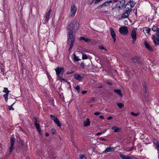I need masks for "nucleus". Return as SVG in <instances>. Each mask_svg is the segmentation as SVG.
<instances>
[{
  "label": "nucleus",
  "mask_w": 159,
  "mask_h": 159,
  "mask_svg": "<svg viewBox=\"0 0 159 159\" xmlns=\"http://www.w3.org/2000/svg\"><path fill=\"white\" fill-rule=\"evenodd\" d=\"M67 43L69 44L70 42V45L69 49V51L70 52L72 49L74 45L75 37L73 36V30H67Z\"/></svg>",
  "instance_id": "obj_1"
},
{
  "label": "nucleus",
  "mask_w": 159,
  "mask_h": 159,
  "mask_svg": "<svg viewBox=\"0 0 159 159\" xmlns=\"http://www.w3.org/2000/svg\"><path fill=\"white\" fill-rule=\"evenodd\" d=\"M135 3L134 1L129 0L125 4L124 10H127L130 12L132 11L131 9L134 6Z\"/></svg>",
  "instance_id": "obj_2"
},
{
  "label": "nucleus",
  "mask_w": 159,
  "mask_h": 159,
  "mask_svg": "<svg viewBox=\"0 0 159 159\" xmlns=\"http://www.w3.org/2000/svg\"><path fill=\"white\" fill-rule=\"evenodd\" d=\"M55 70L56 71V75L60 78H62V75L64 72V69L63 67H57Z\"/></svg>",
  "instance_id": "obj_3"
},
{
  "label": "nucleus",
  "mask_w": 159,
  "mask_h": 159,
  "mask_svg": "<svg viewBox=\"0 0 159 159\" xmlns=\"http://www.w3.org/2000/svg\"><path fill=\"white\" fill-rule=\"evenodd\" d=\"M152 38L155 45H159V32H157L155 34L152 35Z\"/></svg>",
  "instance_id": "obj_4"
},
{
  "label": "nucleus",
  "mask_w": 159,
  "mask_h": 159,
  "mask_svg": "<svg viewBox=\"0 0 159 159\" xmlns=\"http://www.w3.org/2000/svg\"><path fill=\"white\" fill-rule=\"evenodd\" d=\"M119 31L122 34L126 35L128 34V30L127 27L126 26H123L120 27Z\"/></svg>",
  "instance_id": "obj_5"
},
{
  "label": "nucleus",
  "mask_w": 159,
  "mask_h": 159,
  "mask_svg": "<svg viewBox=\"0 0 159 159\" xmlns=\"http://www.w3.org/2000/svg\"><path fill=\"white\" fill-rule=\"evenodd\" d=\"M77 7L74 3L71 4V9L70 11V15L71 16H74L76 12Z\"/></svg>",
  "instance_id": "obj_6"
},
{
  "label": "nucleus",
  "mask_w": 159,
  "mask_h": 159,
  "mask_svg": "<svg viewBox=\"0 0 159 159\" xmlns=\"http://www.w3.org/2000/svg\"><path fill=\"white\" fill-rule=\"evenodd\" d=\"M112 2V0L109 1H108L100 5L97 8L98 9L101 8L102 7H108L110 5L111 3Z\"/></svg>",
  "instance_id": "obj_7"
},
{
  "label": "nucleus",
  "mask_w": 159,
  "mask_h": 159,
  "mask_svg": "<svg viewBox=\"0 0 159 159\" xmlns=\"http://www.w3.org/2000/svg\"><path fill=\"white\" fill-rule=\"evenodd\" d=\"M132 60L134 63H137V64L139 65L142 64V61L140 60V58L139 57L135 56L132 58Z\"/></svg>",
  "instance_id": "obj_8"
},
{
  "label": "nucleus",
  "mask_w": 159,
  "mask_h": 159,
  "mask_svg": "<svg viewBox=\"0 0 159 159\" xmlns=\"http://www.w3.org/2000/svg\"><path fill=\"white\" fill-rule=\"evenodd\" d=\"M15 142V139L13 137H11L10 139L11 146L9 148V152L11 153L13 149V145Z\"/></svg>",
  "instance_id": "obj_9"
},
{
  "label": "nucleus",
  "mask_w": 159,
  "mask_h": 159,
  "mask_svg": "<svg viewBox=\"0 0 159 159\" xmlns=\"http://www.w3.org/2000/svg\"><path fill=\"white\" fill-rule=\"evenodd\" d=\"M109 29L111 32V35L112 38L113 39L114 42L115 43L116 41V34L112 27H111Z\"/></svg>",
  "instance_id": "obj_10"
},
{
  "label": "nucleus",
  "mask_w": 159,
  "mask_h": 159,
  "mask_svg": "<svg viewBox=\"0 0 159 159\" xmlns=\"http://www.w3.org/2000/svg\"><path fill=\"white\" fill-rule=\"evenodd\" d=\"M124 12L122 14L121 17L123 18H127L128 17L131 12L128 11L127 10H124Z\"/></svg>",
  "instance_id": "obj_11"
},
{
  "label": "nucleus",
  "mask_w": 159,
  "mask_h": 159,
  "mask_svg": "<svg viewBox=\"0 0 159 159\" xmlns=\"http://www.w3.org/2000/svg\"><path fill=\"white\" fill-rule=\"evenodd\" d=\"M115 150V148H111V147H107L106 148L105 150L103 151L102 153H105L106 152H113Z\"/></svg>",
  "instance_id": "obj_12"
},
{
  "label": "nucleus",
  "mask_w": 159,
  "mask_h": 159,
  "mask_svg": "<svg viewBox=\"0 0 159 159\" xmlns=\"http://www.w3.org/2000/svg\"><path fill=\"white\" fill-rule=\"evenodd\" d=\"M144 44L145 48H147L149 51L151 52L153 51V49L147 42H145L144 43Z\"/></svg>",
  "instance_id": "obj_13"
},
{
  "label": "nucleus",
  "mask_w": 159,
  "mask_h": 159,
  "mask_svg": "<svg viewBox=\"0 0 159 159\" xmlns=\"http://www.w3.org/2000/svg\"><path fill=\"white\" fill-rule=\"evenodd\" d=\"M52 10L51 9L47 12L45 14V20L46 21H47L49 19V17L50 16L51 13L52 12Z\"/></svg>",
  "instance_id": "obj_14"
},
{
  "label": "nucleus",
  "mask_w": 159,
  "mask_h": 159,
  "mask_svg": "<svg viewBox=\"0 0 159 159\" xmlns=\"http://www.w3.org/2000/svg\"><path fill=\"white\" fill-rule=\"evenodd\" d=\"M143 91L144 93L146 94L147 93V89L148 86V84L145 82H143Z\"/></svg>",
  "instance_id": "obj_15"
},
{
  "label": "nucleus",
  "mask_w": 159,
  "mask_h": 159,
  "mask_svg": "<svg viewBox=\"0 0 159 159\" xmlns=\"http://www.w3.org/2000/svg\"><path fill=\"white\" fill-rule=\"evenodd\" d=\"M131 36L132 39H137L136 38V30L133 29V30L131 32Z\"/></svg>",
  "instance_id": "obj_16"
},
{
  "label": "nucleus",
  "mask_w": 159,
  "mask_h": 159,
  "mask_svg": "<svg viewBox=\"0 0 159 159\" xmlns=\"http://www.w3.org/2000/svg\"><path fill=\"white\" fill-rule=\"evenodd\" d=\"M120 156L122 159H133L130 156H127L122 154H120Z\"/></svg>",
  "instance_id": "obj_17"
},
{
  "label": "nucleus",
  "mask_w": 159,
  "mask_h": 159,
  "mask_svg": "<svg viewBox=\"0 0 159 159\" xmlns=\"http://www.w3.org/2000/svg\"><path fill=\"white\" fill-rule=\"evenodd\" d=\"M90 122L89 118H87L86 119V120L84 121V127H87L89 125Z\"/></svg>",
  "instance_id": "obj_18"
},
{
  "label": "nucleus",
  "mask_w": 159,
  "mask_h": 159,
  "mask_svg": "<svg viewBox=\"0 0 159 159\" xmlns=\"http://www.w3.org/2000/svg\"><path fill=\"white\" fill-rule=\"evenodd\" d=\"M120 129L121 128H120L116 126H114L112 128V130H113V131L115 132H119L120 131Z\"/></svg>",
  "instance_id": "obj_19"
},
{
  "label": "nucleus",
  "mask_w": 159,
  "mask_h": 159,
  "mask_svg": "<svg viewBox=\"0 0 159 159\" xmlns=\"http://www.w3.org/2000/svg\"><path fill=\"white\" fill-rule=\"evenodd\" d=\"M73 25L71 22H70L68 23L67 26V30H73Z\"/></svg>",
  "instance_id": "obj_20"
},
{
  "label": "nucleus",
  "mask_w": 159,
  "mask_h": 159,
  "mask_svg": "<svg viewBox=\"0 0 159 159\" xmlns=\"http://www.w3.org/2000/svg\"><path fill=\"white\" fill-rule=\"evenodd\" d=\"M37 120L36 119H35V125L36 127V128L38 130H40V129H41L40 127L39 124H38L37 123Z\"/></svg>",
  "instance_id": "obj_21"
},
{
  "label": "nucleus",
  "mask_w": 159,
  "mask_h": 159,
  "mask_svg": "<svg viewBox=\"0 0 159 159\" xmlns=\"http://www.w3.org/2000/svg\"><path fill=\"white\" fill-rule=\"evenodd\" d=\"M74 78L78 80H80L82 78V77L80 75L76 74L74 76Z\"/></svg>",
  "instance_id": "obj_22"
},
{
  "label": "nucleus",
  "mask_w": 159,
  "mask_h": 159,
  "mask_svg": "<svg viewBox=\"0 0 159 159\" xmlns=\"http://www.w3.org/2000/svg\"><path fill=\"white\" fill-rule=\"evenodd\" d=\"M150 30V29L148 27H145L143 28L144 32L146 33H148Z\"/></svg>",
  "instance_id": "obj_23"
},
{
  "label": "nucleus",
  "mask_w": 159,
  "mask_h": 159,
  "mask_svg": "<svg viewBox=\"0 0 159 159\" xmlns=\"http://www.w3.org/2000/svg\"><path fill=\"white\" fill-rule=\"evenodd\" d=\"M125 1L124 0H122L120 1H119L116 4V6H117L119 4L121 5V7H123L125 5Z\"/></svg>",
  "instance_id": "obj_24"
},
{
  "label": "nucleus",
  "mask_w": 159,
  "mask_h": 159,
  "mask_svg": "<svg viewBox=\"0 0 159 159\" xmlns=\"http://www.w3.org/2000/svg\"><path fill=\"white\" fill-rule=\"evenodd\" d=\"M152 30L154 31H157V33L159 32V28L156 26L153 25L152 27Z\"/></svg>",
  "instance_id": "obj_25"
},
{
  "label": "nucleus",
  "mask_w": 159,
  "mask_h": 159,
  "mask_svg": "<svg viewBox=\"0 0 159 159\" xmlns=\"http://www.w3.org/2000/svg\"><path fill=\"white\" fill-rule=\"evenodd\" d=\"M153 142L154 144L156 146V148L157 147V145H159V143L158 142L157 140L155 139H153Z\"/></svg>",
  "instance_id": "obj_26"
},
{
  "label": "nucleus",
  "mask_w": 159,
  "mask_h": 159,
  "mask_svg": "<svg viewBox=\"0 0 159 159\" xmlns=\"http://www.w3.org/2000/svg\"><path fill=\"white\" fill-rule=\"evenodd\" d=\"M55 123L57 125V126L60 127L61 126V124L59 120L57 119L56 120L54 121Z\"/></svg>",
  "instance_id": "obj_27"
},
{
  "label": "nucleus",
  "mask_w": 159,
  "mask_h": 159,
  "mask_svg": "<svg viewBox=\"0 0 159 159\" xmlns=\"http://www.w3.org/2000/svg\"><path fill=\"white\" fill-rule=\"evenodd\" d=\"M114 92L119 94L120 96H122V94L121 93V90L120 89H115Z\"/></svg>",
  "instance_id": "obj_28"
},
{
  "label": "nucleus",
  "mask_w": 159,
  "mask_h": 159,
  "mask_svg": "<svg viewBox=\"0 0 159 159\" xmlns=\"http://www.w3.org/2000/svg\"><path fill=\"white\" fill-rule=\"evenodd\" d=\"M79 27V24L78 22H76L74 26V29L78 30Z\"/></svg>",
  "instance_id": "obj_29"
},
{
  "label": "nucleus",
  "mask_w": 159,
  "mask_h": 159,
  "mask_svg": "<svg viewBox=\"0 0 159 159\" xmlns=\"http://www.w3.org/2000/svg\"><path fill=\"white\" fill-rule=\"evenodd\" d=\"M117 105L120 108H122L124 107V105L122 103H117Z\"/></svg>",
  "instance_id": "obj_30"
},
{
  "label": "nucleus",
  "mask_w": 159,
  "mask_h": 159,
  "mask_svg": "<svg viewBox=\"0 0 159 159\" xmlns=\"http://www.w3.org/2000/svg\"><path fill=\"white\" fill-rule=\"evenodd\" d=\"M3 92L6 93V94H9L10 91L8 90L7 88H4V90L3 91Z\"/></svg>",
  "instance_id": "obj_31"
},
{
  "label": "nucleus",
  "mask_w": 159,
  "mask_h": 159,
  "mask_svg": "<svg viewBox=\"0 0 159 159\" xmlns=\"http://www.w3.org/2000/svg\"><path fill=\"white\" fill-rule=\"evenodd\" d=\"M8 94H5L3 95V97L5 99V100L6 102H7L8 98Z\"/></svg>",
  "instance_id": "obj_32"
},
{
  "label": "nucleus",
  "mask_w": 159,
  "mask_h": 159,
  "mask_svg": "<svg viewBox=\"0 0 159 159\" xmlns=\"http://www.w3.org/2000/svg\"><path fill=\"white\" fill-rule=\"evenodd\" d=\"M50 117L54 121L56 120L57 118V117L55 116L54 115H50Z\"/></svg>",
  "instance_id": "obj_33"
},
{
  "label": "nucleus",
  "mask_w": 159,
  "mask_h": 159,
  "mask_svg": "<svg viewBox=\"0 0 159 159\" xmlns=\"http://www.w3.org/2000/svg\"><path fill=\"white\" fill-rule=\"evenodd\" d=\"M74 60L76 61H78L80 59H79L75 54H74Z\"/></svg>",
  "instance_id": "obj_34"
},
{
  "label": "nucleus",
  "mask_w": 159,
  "mask_h": 159,
  "mask_svg": "<svg viewBox=\"0 0 159 159\" xmlns=\"http://www.w3.org/2000/svg\"><path fill=\"white\" fill-rule=\"evenodd\" d=\"M75 89L76 90L78 93H79L80 91V86L78 85L75 88Z\"/></svg>",
  "instance_id": "obj_35"
},
{
  "label": "nucleus",
  "mask_w": 159,
  "mask_h": 159,
  "mask_svg": "<svg viewBox=\"0 0 159 159\" xmlns=\"http://www.w3.org/2000/svg\"><path fill=\"white\" fill-rule=\"evenodd\" d=\"M130 114L133 116H138L139 115V113H135L133 112H130Z\"/></svg>",
  "instance_id": "obj_36"
},
{
  "label": "nucleus",
  "mask_w": 159,
  "mask_h": 159,
  "mask_svg": "<svg viewBox=\"0 0 159 159\" xmlns=\"http://www.w3.org/2000/svg\"><path fill=\"white\" fill-rule=\"evenodd\" d=\"M79 158L80 159H83L84 158H85L86 159V157L84 154H80V155Z\"/></svg>",
  "instance_id": "obj_37"
},
{
  "label": "nucleus",
  "mask_w": 159,
  "mask_h": 159,
  "mask_svg": "<svg viewBox=\"0 0 159 159\" xmlns=\"http://www.w3.org/2000/svg\"><path fill=\"white\" fill-rule=\"evenodd\" d=\"M88 58V56L86 54H82V59H86Z\"/></svg>",
  "instance_id": "obj_38"
},
{
  "label": "nucleus",
  "mask_w": 159,
  "mask_h": 159,
  "mask_svg": "<svg viewBox=\"0 0 159 159\" xmlns=\"http://www.w3.org/2000/svg\"><path fill=\"white\" fill-rule=\"evenodd\" d=\"M133 148H134V147H133L129 148H126V150L127 151L129 152V151H132L133 149Z\"/></svg>",
  "instance_id": "obj_39"
},
{
  "label": "nucleus",
  "mask_w": 159,
  "mask_h": 159,
  "mask_svg": "<svg viewBox=\"0 0 159 159\" xmlns=\"http://www.w3.org/2000/svg\"><path fill=\"white\" fill-rule=\"evenodd\" d=\"M51 132L52 135L55 134L56 132V130L54 129H52L51 130Z\"/></svg>",
  "instance_id": "obj_40"
},
{
  "label": "nucleus",
  "mask_w": 159,
  "mask_h": 159,
  "mask_svg": "<svg viewBox=\"0 0 159 159\" xmlns=\"http://www.w3.org/2000/svg\"><path fill=\"white\" fill-rule=\"evenodd\" d=\"M94 98H91L89 100V102L90 103H92L94 100Z\"/></svg>",
  "instance_id": "obj_41"
},
{
  "label": "nucleus",
  "mask_w": 159,
  "mask_h": 159,
  "mask_svg": "<svg viewBox=\"0 0 159 159\" xmlns=\"http://www.w3.org/2000/svg\"><path fill=\"white\" fill-rule=\"evenodd\" d=\"M15 103H14L11 105V106H9L8 107V108H9V110H14V108H13L12 107V105L14 104Z\"/></svg>",
  "instance_id": "obj_42"
},
{
  "label": "nucleus",
  "mask_w": 159,
  "mask_h": 159,
  "mask_svg": "<svg viewBox=\"0 0 159 159\" xmlns=\"http://www.w3.org/2000/svg\"><path fill=\"white\" fill-rule=\"evenodd\" d=\"M85 38L84 37H83V36H82V37H80L79 38V40H80V41H81V40H83L84 41L85 39Z\"/></svg>",
  "instance_id": "obj_43"
},
{
  "label": "nucleus",
  "mask_w": 159,
  "mask_h": 159,
  "mask_svg": "<svg viewBox=\"0 0 159 159\" xmlns=\"http://www.w3.org/2000/svg\"><path fill=\"white\" fill-rule=\"evenodd\" d=\"M154 18V16H152V17H149L148 18V21H150L152 20Z\"/></svg>",
  "instance_id": "obj_44"
},
{
  "label": "nucleus",
  "mask_w": 159,
  "mask_h": 159,
  "mask_svg": "<svg viewBox=\"0 0 159 159\" xmlns=\"http://www.w3.org/2000/svg\"><path fill=\"white\" fill-rule=\"evenodd\" d=\"M101 0H93L94 3V4H96L100 2Z\"/></svg>",
  "instance_id": "obj_45"
},
{
  "label": "nucleus",
  "mask_w": 159,
  "mask_h": 159,
  "mask_svg": "<svg viewBox=\"0 0 159 159\" xmlns=\"http://www.w3.org/2000/svg\"><path fill=\"white\" fill-rule=\"evenodd\" d=\"M84 41L86 42H89L91 41V39H88H88L85 38Z\"/></svg>",
  "instance_id": "obj_46"
},
{
  "label": "nucleus",
  "mask_w": 159,
  "mask_h": 159,
  "mask_svg": "<svg viewBox=\"0 0 159 159\" xmlns=\"http://www.w3.org/2000/svg\"><path fill=\"white\" fill-rule=\"evenodd\" d=\"M80 66L82 69H84V65L83 62L81 63L80 64Z\"/></svg>",
  "instance_id": "obj_47"
},
{
  "label": "nucleus",
  "mask_w": 159,
  "mask_h": 159,
  "mask_svg": "<svg viewBox=\"0 0 159 159\" xmlns=\"http://www.w3.org/2000/svg\"><path fill=\"white\" fill-rule=\"evenodd\" d=\"M93 2H94V1L93 0H92V1H90V2H89L88 3V5L89 6H90L91 5Z\"/></svg>",
  "instance_id": "obj_48"
},
{
  "label": "nucleus",
  "mask_w": 159,
  "mask_h": 159,
  "mask_svg": "<svg viewBox=\"0 0 159 159\" xmlns=\"http://www.w3.org/2000/svg\"><path fill=\"white\" fill-rule=\"evenodd\" d=\"M98 48L99 49L102 50H103L104 49V47L102 45L99 46L98 47Z\"/></svg>",
  "instance_id": "obj_49"
},
{
  "label": "nucleus",
  "mask_w": 159,
  "mask_h": 159,
  "mask_svg": "<svg viewBox=\"0 0 159 159\" xmlns=\"http://www.w3.org/2000/svg\"><path fill=\"white\" fill-rule=\"evenodd\" d=\"M101 114V113L99 112H97L94 113V115L96 116H98Z\"/></svg>",
  "instance_id": "obj_50"
},
{
  "label": "nucleus",
  "mask_w": 159,
  "mask_h": 159,
  "mask_svg": "<svg viewBox=\"0 0 159 159\" xmlns=\"http://www.w3.org/2000/svg\"><path fill=\"white\" fill-rule=\"evenodd\" d=\"M103 133H104V132H100L97 133L96 134V135L97 136H99V135H100L101 134H103Z\"/></svg>",
  "instance_id": "obj_51"
},
{
  "label": "nucleus",
  "mask_w": 159,
  "mask_h": 159,
  "mask_svg": "<svg viewBox=\"0 0 159 159\" xmlns=\"http://www.w3.org/2000/svg\"><path fill=\"white\" fill-rule=\"evenodd\" d=\"M99 140H102L103 141H106L107 140H106L105 139H104L103 137H100L99 138Z\"/></svg>",
  "instance_id": "obj_52"
},
{
  "label": "nucleus",
  "mask_w": 159,
  "mask_h": 159,
  "mask_svg": "<svg viewBox=\"0 0 159 159\" xmlns=\"http://www.w3.org/2000/svg\"><path fill=\"white\" fill-rule=\"evenodd\" d=\"M133 39V40H132V43H133V44H134L135 43V41H136V39Z\"/></svg>",
  "instance_id": "obj_53"
},
{
  "label": "nucleus",
  "mask_w": 159,
  "mask_h": 159,
  "mask_svg": "<svg viewBox=\"0 0 159 159\" xmlns=\"http://www.w3.org/2000/svg\"><path fill=\"white\" fill-rule=\"evenodd\" d=\"M112 118H113L112 117L110 116L109 117H107V119L108 120H111L112 119Z\"/></svg>",
  "instance_id": "obj_54"
},
{
  "label": "nucleus",
  "mask_w": 159,
  "mask_h": 159,
  "mask_svg": "<svg viewBox=\"0 0 159 159\" xmlns=\"http://www.w3.org/2000/svg\"><path fill=\"white\" fill-rule=\"evenodd\" d=\"M99 118L100 119H103L104 118V117L103 116H99Z\"/></svg>",
  "instance_id": "obj_55"
},
{
  "label": "nucleus",
  "mask_w": 159,
  "mask_h": 159,
  "mask_svg": "<svg viewBox=\"0 0 159 159\" xmlns=\"http://www.w3.org/2000/svg\"><path fill=\"white\" fill-rule=\"evenodd\" d=\"M86 93H87V91H86V90H84V91H82V93L83 94H84Z\"/></svg>",
  "instance_id": "obj_56"
},
{
  "label": "nucleus",
  "mask_w": 159,
  "mask_h": 159,
  "mask_svg": "<svg viewBox=\"0 0 159 159\" xmlns=\"http://www.w3.org/2000/svg\"><path fill=\"white\" fill-rule=\"evenodd\" d=\"M120 4H119L118 5H117V6L116 5V7H118L119 8H121V6H120Z\"/></svg>",
  "instance_id": "obj_57"
},
{
  "label": "nucleus",
  "mask_w": 159,
  "mask_h": 159,
  "mask_svg": "<svg viewBox=\"0 0 159 159\" xmlns=\"http://www.w3.org/2000/svg\"><path fill=\"white\" fill-rule=\"evenodd\" d=\"M120 4H119L118 5H117V6L116 5V7H118L119 8H121V6H120Z\"/></svg>",
  "instance_id": "obj_58"
},
{
  "label": "nucleus",
  "mask_w": 159,
  "mask_h": 159,
  "mask_svg": "<svg viewBox=\"0 0 159 159\" xmlns=\"http://www.w3.org/2000/svg\"><path fill=\"white\" fill-rule=\"evenodd\" d=\"M158 151L159 152V145H157V147L156 148Z\"/></svg>",
  "instance_id": "obj_59"
},
{
  "label": "nucleus",
  "mask_w": 159,
  "mask_h": 159,
  "mask_svg": "<svg viewBox=\"0 0 159 159\" xmlns=\"http://www.w3.org/2000/svg\"><path fill=\"white\" fill-rule=\"evenodd\" d=\"M107 84L110 85H112V84L111 83H109V82H107Z\"/></svg>",
  "instance_id": "obj_60"
},
{
  "label": "nucleus",
  "mask_w": 159,
  "mask_h": 159,
  "mask_svg": "<svg viewBox=\"0 0 159 159\" xmlns=\"http://www.w3.org/2000/svg\"><path fill=\"white\" fill-rule=\"evenodd\" d=\"M20 130L21 131H23V129L22 127H20Z\"/></svg>",
  "instance_id": "obj_61"
},
{
  "label": "nucleus",
  "mask_w": 159,
  "mask_h": 159,
  "mask_svg": "<svg viewBox=\"0 0 159 159\" xmlns=\"http://www.w3.org/2000/svg\"><path fill=\"white\" fill-rule=\"evenodd\" d=\"M38 131H39V132L40 134H42L41 129H40V130H38Z\"/></svg>",
  "instance_id": "obj_62"
},
{
  "label": "nucleus",
  "mask_w": 159,
  "mask_h": 159,
  "mask_svg": "<svg viewBox=\"0 0 159 159\" xmlns=\"http://www.w3.org/2000/svg\"><path fill=\"white\" fill-rule=\"evenodd\" d=\"M45 135L46 136H49V134L48 133H46L45 134Z\"/></svg>",
  "instance_id": "obj_63"
},
{
  "label": "nucleus",
  "mask_w": 159,
  "mask_h": 159,
  "mask_svg": "<svg viewBox=\"0 0 159 159\" xmlns=\"http://www.w3.org/2000/svg\"><path fill=\"white\" fill-rule=\"evenodd\" d=\"M61 80H65V79H61Z\"/></svg>",
  "instance_id": "obj_64"
}]
</instances>
